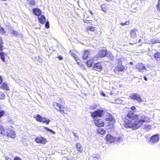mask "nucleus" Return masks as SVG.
Listing matches in <instances>:
<instances>
[{"label":"nucleus","instance_id":"f257e3e1","mask_svg":"<svg viewBox=\"0 0 160 160\" xmlns=\"http://www.w3.org/2000/svg\"><path fill=\"white\" fill-rule=\"evenodd\" d=\"M149 121V118L144 115H136L132 111L130 110L127 114L124 125L126 128L136 129L140 127L145 122Z\"/></svg>","mask_w":160,"mask_h":160},{"label":"nucleus","instance_id":"f03ea898","mask_svg":"<svg viewBox=\"0 0 160 160\" xmlns=\"http://www.w3.org/2000/svg\"><path fill=\"white\" fill-rule=\"evenodd\" d=\"M0 133L2 135L12 138H15L16 136L13 128L11 126L7 127L5 129L2 127L0 126Z\"/></svg>","mask_w":160,"mask_h":160},{"label":"nucleus","instance_id":"7ed1b4c3","mask_svg":"<svg viewBox=\"0 0 160 160\" xmlns=\"http://www.w3.org/2000/svg\"><path fill=\"white\" fill-rule=\"evenodd\" d=\"M91 116L93 118H95L97 117H102L103 116H108L109 117L108 118H106V120L110 121L112 119V117L110 114L101 109L98 110L91 113Z\"/></svg>","mask_w":160,"mask_h":160},{"label":"nucleus","instance_id":"20e7f679","mask_svg":"<svg viewBox=\"0 0 160 160\" xmlns=\"http://www.w3.org/2000/svg\"><path fill=\"white\" fill-rule=\"evenodd\" d=\"M34 118H36L37 121L46 123L47 125L48 124L50 121V120L47 119L46 118H43L39 115H37L36 116H34Z\"/></svg>","mask_w":160,"mask_h":160},{"label":"nucleus","instance_id":"39448f33","mask_svg":"<svg viewBox=\"0 0 160 160\" xmlns=\"http://www.w3.org/2000/svg\"><path fill=\"white\" fill-rule=\"evenodd\" d=\"M126 58L124 57H122L118 60V65L117 68H118L120 71H122L124 70V68L122 65L124 64V62L126 61Z\"/></svg>","mask_w":160,"mask_h":160},{"label":"nucleus","instance_id":"423d86ee","mask_svg":"<svg viewBox=\"0 0 160 160\" xmlns=\"http://www.w3.org/2000/svg\"><path fill=\"white\" fill-rule=\"evenodd\" d=\"M130 98L134 100L137 101L139 102H141L142 99L140 95L137 93H133L130 96Z\"/></svg>","mask_w":160,"mask_h":160},{"label":"nucleus","instance_id":"0eeeda50","mask_svg":"<svg viewBox=\"0 0 160 160\" xmlns=\"http://www.w3.org/2000/svg\"><path fill=\"white\" fill-rule=\"evenodd\" d=\"M136 68L139 72H144V70H146V68L144 65L141 63H139L136 65Z\"/></svg>","mask_w":160,"mask_h":160},{"label":"nucleus","instance_id":"6e6552de","mask_svg":"<svg viewBox=\"0 0 160 160\" xmlns=\"http://www.w3.org/2000/svg\"><path fill=\"white\" fill-rule=\"evenodd\" d=\"M94 123L95 125L98 127H103L104 126L103 122L101 119H97L96 118H95Z\"/></svg>","mask_w":160,"mask_h":160},{"label":"nucleus","instance_id":"1a4fd4ad","mask_svg":"<svg viewBox=\"0 0 160 160\" xmlns=\"http://www.w3.org/2000/svg\"><path fill=\"white\" fill-rule=\"evenodd\" d=\"M150 142L152 143H156L159 140V135L158 134H155L151 137L150 138Z\"/></svg>","mask_w":160,"mask_h":160},{"label":"nucleus","instance_id":"9d476101","mask_svg":"<svg viewBox=\"0 0 160 160\" xmlns=\"http://www.w3.org/2000/svg\"><path fill=\"white\" fill-rule=\"evenodd\" d=\"M106 139L107 142L111 143L114 142L115 140V137L110 134L107 135Z\"/></svg>","mask_w":160,"mask_h":160},{"label":"nucleus","instance_id":"9b49d317","mask_svg":"<svg viewBox=\"0 0 160 160\" xmlns=\"http://www.w3.org/2000/svg\"><path fill=\"white\" fill-rule=\"evenodd\" d=\"M94 70L98 71H100L102 69L101 64L100 63H96L93 67Z\"/></svg>","mask_w":160,"mask_h":160},{"label":"nucleus","instance_id":"f8f14e48","mask_svg":"<svg viewBox=\"0 0 160 160\" xmlns=\"http://www.w3.org/2000/svg\"><path fill=\"white\" fill-rule=\"evenodd\" d=\"M35 140L38 143H45L47 142L46 139L42 138H37Z\"/></svg>","mask_w":160,"mask_h":160},{"label":"nucleus","instance_id":"ddd939ff","mask_svg":"<svg viewBox=\"0 0 160 160\" xmlns=\"http://www.w3.org/2000/svg\"><path fill=\"white\" fill-rule=\"evenodd\" d=\"M107 51L106 49H102L100 50L98 53V55L100 57H104L107 54Z\"/></svg>","mask_w":160,"mask_h":160},{"label":"nucleus","instance_id":"4468645a","mask_svg":"<svg viewBox=\"0 0 160 160\" xmlns=\"http://www.w3.org/2000/svg\"><path fill=\"white\" fill-rule=\"evenodd\" d=\"M136 32H137V30L135 29L132 30L130 31V34L131 38L132 39L135 38L136 37Z\"/></svg>","mask_w":160,"mask_h":160},{"label":"nucleus","instance_id":"2eb2a0df","mask_svg":"<svg viewBox=\"0 0 160 160\" xmlns=\"http://www.w3.org/2000/svg\"><path fill=\"white\" fill-rule=\"evenodd\" d=\"M54 105L57 107V110L60 111L62 113H64V110L61 109V105L57 102H55L54 103Z\"/></svg>","mask_w":160,"mask_h":160},{"label":"nucleus","instance_id":"dca6fc26","mask_svg":"<svg viewBox=\"0 0 160 160\" xmlns=\"http://www.w3.org/2000/svg\"><path fill=\"white\" fill-rule=\"evenodd\" d=\"M39 22L42 24H43L45 22V17L43 15L40 17H38Z\"/></svg>","mask_w":160,"mask_h":160},{"label":"nucleus","instance_id":"f3484780","mask_svg":"<svg viewBox=\"0 0 160 160\" xmlns=\"http://www.w3.org/2000/svg\"><path fill=\"white\" fill-rule=\"evenodd\" d=\"M89 55V52L88 50H86L83 54L82 57V58L83 59H87Z\"/></svg>","mask_w":160,"mask_h":160},{"label":"nucleus","instance_id":"a211bd4d","mask_svg":"<svg viewBox=\"0 0 160 160\" xmlns=\"http://www.w3.org/2000/svg\"><path fill=\"white\" fill-rule=\"evenodd\" d=\"M154 57L155 59L158 61H160V53L159 52H156L154 54Z\"/></svg>","mask_w":160,"mask_h":160},{"label":"nucleus","instance_id":"6ab92c4d","mask_svg":"<svg viewBox=\"0 0 160 160\" xmlns=\"http://www.w3.org/2000/svg\"><path fill=\"white\" fill-rule=\"evenodd\" d=\"M77 149L79 152H81L82 151L83 148L80 143H78L76 145Z\"/></svg>","mask_w":160,"mask_h":160},{"label":"nucleus","instance_id":"aec40b11","mask_svg":"<svg viewBox=\"0 0 160 160\" xmlns=\"http://www.w3.org/2000/svg\"><path fill=\"white\" fill-rule=\"evenodd\" d=\"M152 128L151 126L148 124H145L143 126V128L147 131H149Z\"/></svg>","mask_w":160,"mask_h":160},{"label":"nucleus","instance_id":"412c9836","mask_svg":"<svg viewBox=\"0 0 160 160\" xmlns=\"http://www.w3.org/2000/svg\"><path fill=\"white\" fill-rule=\"evenodd\" d=\"M33 14H35V15L38 16V17L41 13V11H32Z\"/></svg>","mask_w":160,"mask_h":160},{"label":"nucleus","instance_id":"4be33fe9","mask_svg":"<svg viewBox=\"0 0 160 160\" xmlns=\"http://www.w3.org/2000/svg\"><path fill=\"white\" fill-rule=\"evenodd\" d=\"M1 88L2 89L6 90H9V88L8 86H7V84L5 83H3L2 86L1 87Z\"/></svg>","mask_w":160,"mask_h":160},{"label":"nucleus","instance_id":"5701e85b","mask_svg":"<svg viewBox=\"0 0 160 160\" xmlns=\"http://www.w3.org/2000/svg\"><path fill=\"white\" fill-rule=\"evenodd\" d=\"M6 55L3 52H0V57L2 60L3 62H5V56Z\"/></svg>","mask_w":160,"mask_h":160},{"label":"nucleus","instance_id":"b1692460","mask_svg":"<svg viewBox=\"0 0 160 160\" xmlns=\"http://www.w3.org/2000/svg\"><path fill=\"white\" fill-rule=\"evenodd\" d=\"M10 33L11 34H13L15 36H17L18 34V32L17 31L12 29L10 30Z\"/></svg>","mask_w":160,"mask_h":160},{"label":"nucleus","instance_id":"393cba45","mask_svg":"<svg viewBox=\"0 0 160 160\" xmlns=\"http://www.w3.org/2000/svg\"><path fill=\"white\" fill-rule=\"evenodd\" d=\"M94 28L93 27L89 26L87 28V31L88 32L89 31H94Z\"/></svg>","mask_w":160,"mask_h":160},{"label":"nucleus","instance_id":"a878e982","mask_svg":"<svg viewBox=\"0 0 160 160\" xmlns=\"http://www.w3.org/2000/svg\"><path fill=\"white\" fill-rule=\"evenodd\" d=\"M151 43L152 44H155L156 43H160V42L158 39H152L151 40Z\"/></svg>","mask_w":160,"mask_h":160},{"label":"nucleus","instance_id":"bb28decb","mask_svg":"<svg viewBox=\"0 0 160 160\" xmlns=\"http://www.w3.org/2000/svg\"><path fill=\"white\" fill-rule=\"evenodd\" d=\"M98 132L102 135H103L105 133V131L102 128H100L98 130Z\"/></svg>","mask_w":160,"mask_h":160},{"label":"nucleus","instance_id":"cd10ccee","mask_svg":"<svg viewBox=\"0 0 160 160\" xmlns=\"http://www.w3.org/2000/svg\"><path fill=\"white\" fill-rule=\"evenodd\" d=\"M2 38L0 37V51L2 50Z\"/></svg>","mask_w":160,"mask_h":160},{"label":"nucleus","instance_id":"c85d7f7f","mask_svg":"<svg viewBox=\"0 0 160 160\" xmlns=\"http://www.w3.org/2000/svg\"><path fill=\"white\" fill-rule=\"evenodd\" d=\"M5 97V95L2 92H0V99H4Z\"/></svg>","mask_w":160,"mask_h":160},{"label":"nucleus","instance_id":"c756f323","mask_svg":"<svg viewBox=\"0 0 160 160\" xmlns=\"http://www.w3.org/2000/svg\"><path fill=\"white\" fill-rule=\"evenodd\" d=\"M107 57H109L110 58L112 59L113 58V56L112 54L109 52H107L106 55Z\"/></svg>","mask_w":160,"mask_h":160},{"label":"nucleus","instance_id":"7c9ffc66","mask_svg":"<svg viewBox=\"0 0 160 160\" xmlns=\"http://www.w3.org/2000/svg\"><path fill=\"white\" fill-rule=\"evenodd\" d=\"M28 2L32 5H34L35 4V0H28Z\"/></svg>","mask_w":160,"mask_h":160},{"label":"nucleus","instance_id":"2f4dec72","mask_svg":"<svg viewBox=\"0 0 160 160\" xmlns=\"http://www.w3.org/2000/svg\"><path fill=\"white\" fill-rule=\"evenodd\" d=\"M92 61L88 60L87 61V65L88 67H90L92 66Z\"/></svg>","mask_w":160,"mask_h":160},{"label":"nucleus","instance_id":"473e14b6","mask_svg":"<svg viewBox=\"0 0 160 160\" xmlns=\"http://www.w3.org/2000/svg\"><path fill=\"white\" fill-rule=\"evenodd\" d=\"M44 128L46 130H47L52 133L53 134H54L55 133V132L53 131L52 130L50 129H49L48 128L46 127H44Z\"/></svg>","mask_w":160,"mask_h":160},{"label":"nucleus","instance_id":"72a5a7b5","mask_svg":"<svg viewBox=\"0 0 160 160\" xmlns=\"http://www.w3.org/2000/svg\"><path fill=\"white\" fill-rule=\"evenodd\" d=\"M72 53V50H71L70 52V54L74 58V59L76 60L77 61L78 59H77V58H78V57L77 56V55L75 54H73V55L72 54H71Z\"/></svg>","mask_w":160,"mask_h":160},{"label":"nucleus","instance_id":"f704fd0d","mask_svg":"<svg viewBox=\"0 0 160 160\" xmlns=\"http://www.w3.org/2000/svg\"><path fill=\"white\" fill-rule=\"evenodd\" d=\"M122 101L119 99H116L115 101V102L116 103L121 104L122 103Z\"/></svg>","mask_w":160,"mask_h":160},{"label":"nucleus","instance_id":"c9c22d12","mask_svg":"<svg viewBox=\"0 0 160 160\" xmlns=\"http://www.w3.org/2000/svg\"><path fill=\"white\" fill-rule=\"evenodd\" d=\"M129 23V21H126L125 23L121 22L120 23V24L122 26H124L125 25H128Z\"/></svg>","mask_w":160,"mask_h":160},{"label":"nucleus","instance_id":"e433bc0d","mask_svg":"<svg viewBox=\"0 0 160 160\" xmlns=\"http://www.w3.org/2000/svg\"><path fill=\"white\" fill-rule=\"evenodd\" d=\"M115 140L118 142H122V138L120 137L115 138Z\"/></svg>","mask_w":160,"mask_h":160},{"label":"nucleus","instance_id":"4c0bfd02","mask_svg":"<svg viewBox=\"0 0 160 160\" xmlns=\"http://www.w3.org/2000/svg\"><path fill=\"white\" fill-rule=\"evenodd\" d=\"M5 33L3 28H2L0 25V33L1 34H4Z\"/></svg>","mask_w":160,"mask_h":160},{"label":"nucleus","instance_id":"58836bf2","mask_svg":"<svg viewBox=\"0 0 160 160\" xmlns=\"http://www.w3.org/2000/svg\"><path fill=\"white\" fill-rule=\"evenodd\" d=\"M157 6L158 8L157 10H160V0L158 1V3Z\"/></svg>","mask_w":160,"mask_h":160},{"label":"nucleus","instance_id":"ea45409f","mask_svg":"<svg viewBox=\"0 0 160 160\" xmlns=\"http://www.w3.org/2000/svg\"><path fill=\"white\" fill-rule=\"evenodd\" d=\"M45 27L46 28H49V25L48 22L47 21L46 22V24H45Z\"/></svg>","mask_w":160,"mask_h":160},{"label":"nucleus","instance_id":"a19ab883","mask_svg":"<svg viewBox=\"0 0 160 160\" xmlns=\"http://www.w3.org/2000/svg\"><path fill=\"white\" fill-rule=\"evenodd\" d=\"M136 108L135 107L132 106L131 108V111L134 113V112H135Z\"/></svg>","mask_w":160,"mask_h":160},{"label":"nucleus","instance_id":"79ce46f5","mask_svg":"<svg viewBox=\"0 0 160 160\" xmlns=\"http://www.w3.org/2000/svg\"><path fill=\"white\" fill-rule=\"evenodd\" d=\"M4 113V111H2L0 112V118L3 116Z\"/></svg>","mask_w":160,"mask_h":160},{"label":"nucleus","instance_id":"37998d69","mask_svg":"<svg viewBox=\"0 0 160 160\" xmlns=\"http://www.w3.org/2000/svg\"><path fill=\"white\" fill-rule=\"evenodd\" d=\"M100 94L101 95L103 96L104 97H106V94H104L103 92L102 91L100 92Z\"/></svg>","mask_w":160,"mask_h":160},{"label":"nucleus","instance_id":"c03bdc74","mask_svg":"<svg viewBox=\"0 0 160 160\" xmlns=\"http://www.w3.org/2000/svg\"><path fill=\"white\" fill-rule=\"evenodd\" d=\"M59 102L62 103H64V101L62 98H59Z\"/></svg>","mask_w":160,"mask_h":160},{"label":"nucleus","instance_id":"a18cd8bd","mask_svg":"<svg viewBox=\"0 0 160 160\" xmlns=\"http://www.w3.org/2000/svg\"><path fill=\"white\" fill-rule=\"evenodd\" d=\"M2 82V79L1 76H0V84Z\"/></svg>","mask_w":160,"mask_h":160},{"label":"nucleus","instance_id":"49530a36","mask_svg":"<svg viewBox=\"0 0 160 160\" xmlns=\"http://www.w3.org/2000/svg\"><path fill=\"white\" fill-rule=\"evenodd\" d=\"M14 160H21V159L19 157H16L14 158Z\"/></svg>","mask_w":160,"mask_h":160},{"label":"nucleus","instance_id":"de8ad7c7","mask_svg":"<svg viewBox=\"0 0 160 160\" xmlns=\"http://www.w3.org/2000/svg\"><path fill=\"white\" fill-rule=\"evenodd\" d=\"M58 59L60 60H62V56H59L58 57Z\"/></svg>","mask_w":160,"mask_h":160},{"label":"nucleus","instance_id":"09e8293b","mask_svg":"<svg viewBox=\"0 0 160 160\" xmlns=\"http://www.w3.org/2000/svg\"><path fill=\"white\" fill-rule=\"evenodd\" d=\"M84 22H85V23H88V22H89V20H85V19H84Z\"/></svg>","mask_w":160,"mask_h":160},{"label":"nucleus","instance_id":"8fccbe9b","mask_svg":"<svg viewBox=\"0 0 160 160\" xmlns=\"http://www.w3.org/2000/svg\"><path fill=\"white\" fill-rule=\"evenodd\" d=\"M106 1H107L108 2H113V0H106Z\"/></svg>","mask_w":160,"mask_h":160},{"label":"nucleus","instance_id":"3c124183","mask_svg":"<svg viewBox=\"0 0 160 160\" xmlns=\"http://www.w3.org/2000/svg\"><path fill=\"white\" fill-rule=\"evenodd\" d=\"M144 80L146 81H147L148 80L146 77L145 76L144 77Z\"/></svg>","mask_w":160,"mask_h":160},{"label":"nucleus","instance_id":"603ef678","mask_svg":"<svg viewBox=\"0 0 160 160\" xmlns=\"http://www.w3.org/2000/svg\"><path fill=\"white\" fill-rule=\"evenodd\" d=\"M105 6V5H102L101 6V8H102V10H103V9H102V8H103L104 6Z\"/></svg>","mask_w":160,"mask_h":160},{"label":"nucleus","instance_id":"864d4df0","mask_svg":"<svg viewBox=\"0 0 160 160\" xmlns=\"http://www.w3.org/2000/svg\"><path fill=\"white\" fill-rule=\"evenodd\" d=\"M88 12H89V13H90L91 14H92V12L91 11H90V10H89V11H88Z\"/></svg>","mask_w":160,"mask_h":160},{"label":"nucleus","instance_id":"5fc2aeb1","mask_svg":"<svg viewBox=\"0 0 160 160\" xmlns=\"http://www.w3.org/2000/svg\"><path fill=\"white\" fill-rule=\"evenodd\" d=\"M6 160H11L9 158H8L7 159L6 158Z\"/></svg>","mask_w":160,"mask_h":160},{"label":"nucleus","instance_id":"6e6d98bb","mask_svg":"<svg viewBox=\"0 0 160 160\" xmlns=\"http://www.w3.org/2000/svg\"><path fill=\"white\" fill-rule=\"evenodd\" d=\"M32 10H40L39 9H37L36 8H34Z\"/></svg>","mask_w":160,"mask_h":160},{"label":"nucleus","instance_id":"4d7b16f0","mask_svg":"<svg viewBox=\"0 0 160 160\" xmlns=\"http://www.w3.org/2000/svg\"><path fill=\"white\" fill-rule=\"evenodd\" d=\"M130 64L131 65H133V63H132V62H130Z\"/></svg>","mask_w":160,"mask_h":160},{"label":"nucleus","instance_id":"13d9d810","mask_svg":"<svg viewBox=\"0 0 160 160\" xmlns=\"http://www.w3.org/2000/svg\"><path fill=\"white\" fill-rule=\"evenodd\" d=\"M72 51V53L71 54H72L73 55V54H75L74 53H73L72 52H73V51Z\"/></svg>","mask_w":160,"mask_h":160},{"label":"nucleus","instance_id":"bf43d9fd","mask_svg":"<svg viewBox=\"0 0 160 160\" xmlns=\"http://www.w3.org/2000/svg\"><path fill=\"white\" fill-rule=\"evenodd\" d=\"M140 40H141V39H139L138 42H140Z\"/></svg>","mask_w":160,"mask_h":160},{"label":"nucleus","instance_id":"052dcab7","mask_svg":"<svg viewBox=\"0 0 160 160\" xmlns=\"http://www.w3.org/2000/svg\"><path fill=\"white\" fill-rule=\"evenodd\" d=\"M148 55L149 56H150V54H149V53L148 54Z\"/></svg>","mask_w":160,"mask_h":160}]
</instances>
